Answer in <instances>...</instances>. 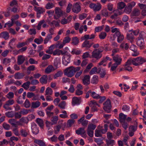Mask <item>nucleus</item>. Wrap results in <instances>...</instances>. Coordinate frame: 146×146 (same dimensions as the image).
Here are the masks:
<instances>
[{
	"instance_id": "obj_62",
	"label": "nucleus",
	"mask_w": 146,
	"mask_h": 146,
	"mask_svg": "<svg viewBox=\"0 0 146 146\" xmlns=\"http://www.w3.org/2000/svg\"><path fill=\"white\" fill-rule=\"evenodd\" d=\"M7 98L9 99H11L13 98L14 94L12 92H9L6 96Z\"/></svg>"
},
{
	"instance_id": "obj_32",
	"label": "nucleus",
	"mask_w": 146,
	"mask_h": 146,
	"mask_svg": "<svg viewBox=\"0 0 146 146\" xmlns=\"http://www.w3.org/2000/svg\"><path fill=\"white\" fill-rule=\"evenodd\" d=\"M24 76L23 74L19 72H18L15 73L14 75L15 78L17 79H20L23 78Z\"/></svg>"
},
{
	"instance_id": "obj_44",
	"label": "nucleus",
	"mask_w": 146,
	"mask_h": 146,
	"mask_svg": "<svg viewBox=\"0 0 146 146\" xmlns=\"http://www.w3.org/2000/svg\"><path fill=\"white\" fill-rule=\"evenodd\" d=\"M43 41V38L41 36H40L39 38H36L34 40L35 42L38 44H40Z\"/></svg>"
},
{
	"instance_id": "obj_12",
	"label": "nucleus",
	"mask_w": 146,
	"mask_h": 146,
	"mask_svg": "<svg viewBox=\"0 0 146 146\" xmlns=\"http://www.w3.org/2000/svg\"><path fill=\"white\" fill-rule=\"evenodd\" d=\"M113 60L115 62V63L118 65L120 64L122 61L121 56L118 55L113 56Z\"/></svg>"
},
{
	"instance_id": "obj_17",
	"label": "nucleus",
	"mask_w": 146,
	"mask_h": 146,
	"mask_svg": "<svg viewBox=\"0 0 146 146\" xmlns=\"http://www.w3.org/2000/svg\"><path fill=\"white\" fill-rule=\"evenodd\" d=\"M0 37L4 39L5 40L9 39V35L8 32L4 31L0 33Z\"/></svg>"
},
{
	"instance_id": "obj_53",
	"label": "nucleus",
	"mask_w": 146,
	"mask_h": 146,
	"mask_svg": "<svg viewBox=\"0 0 146 146\" xmlns=\"http://www.w3.org/2000/svg\"><path fill=\"white\" fill-rule=\"evenodd\" d=\"M96 126L93 124H91L88 125L87 129L93 131L96 127Z\"/></svg>"
},
{
	"instance_id": "obj_28",
	"label": "nucleus",
	"mask_w": 146,
	"mask_h": 146,
	"mask_svg": "<svg viewBox=\"0 0 146 146\" xmlns=\"http://www.w3.org/2000/svg\"><path fill=\"white\" fill-rule=\"evenodd\" d=\"M66 53L65 52H63L62 50L59 49H56L55 50L53 53V54L54 55H59L60 54L62 55Z\"/></svg>"
},
{
	"instance_id": "obj_1",
	"label": "nucleus",
	"mask_w": 146,
	"mask_h": 146,
	"mask_svg": "<svg viewBox=\"0 0 146 146\" xmlns=\"http://www.w3.org/2000/svg\"><path fill=\"white\" fill-rule=\"evenodd\" d=\"M81 68L80 67H75L70 66L65 69L64 71V74L68 77H71L74 75L75 72L79 71Z\"/></svg>"
},
{
	"instance_id": "obj_50",
	"label": "nucleus",
	"mask_w": 146,
	"mask_h": 146,
	"mask_svg": "<svg viewBox=\"0 0 146 146\" xmlns=\"http://www.w3.org/2000/svg\"><path fill=\"white\" fill-rule=\"evenodd\" d=\"M125 5V4L124 2H121L118 3V8L119 9H121L124 8Z\"/></svg>"
},
{
	"instance_id": "obj_45",
	"label": "nucleus",
	"mask_w": 146,
	"mask_h": 146,
	"mask_svg": "<svg viewBox=\"0 0 146 146\" xmlns=\"http://www.w3.org/2000/svg\"><path fill=\"white\" fill-rule=\"evenodd\" d=\"M53 91L52 89L49 87H47L45 91V95H51L52 94Z\"/></svg>"
},
{
	"instance_id": "obj_27",
	"label": "nucleus",
	"mask_w": 146,
	"mask_h": 146,
	"mask_svg": "<svg viewBox=\"0 0 146 146\" xmlns=\"http://www.w3.org/2000/svg\"><path fill=\"white\" fill-rule=\"evenodd\" d=\"M108 125L107 124H105L104 125V128H103L102 127H101L100 130L102 134H105L107 131L108 129Z\"/></svg>"
},
{
	"instance_id": "obj_51",
	"label": "nucleus",
	"mask_w": 146,
	"mask_h": 146,
	"mask_svg": "<svg viewBox=\"0 0 146 146\" xmlns=\"http://www.w3.org/2000/svg\"><path fill=\"white\" fill-rule=\"evenodd\" d=\"M91 96L94 99H99L100 96L94 92H92L90 94Z\"/></svg>"
},
{
	"instance_id": "obj_52",
	"label": "nucleus",
	"mask_w": 146,
	"mask_h": 146,
	"mask_svg": "<svg viewBox=\"0 0 146 146\" xmlns=\"http://www.w3.org/2000/svg\"><path fill=\"white\" fill-rule=\"evenodd\" d=\"M94 141L97 143L98 145H100L104 143L102 141V139L100 138H95Z\"/></svg>"
},
{
	"instance_id": "obj_46",
	"label": "nucleus",
	"mask_w": 146,
	"mask_h": 146,
	"mask_svg": "<svg viewBox=\"0 0 146 146\" xmlns=\"http://www.w3.org/2000/svg\"><path fill=\"white\" fill-rule=\"evenodd\" d=\"M62 112L63 113L60 114L59 115V116L61 118H65L68 117L66 111L65 110H63L62 111Z\"/></svg>"
},
{
	"instance_id": "obj_41",
	"label": "nucleus",
	"mask_w": 146,
	"mask_h": 146,
	"mask_svg": "<svg viewBox=\"0 0 146 146\" xmlns=\"http://www.w3.org/2000/svg\"><path fill=\"white\" fill-rule=\"evenodd\" d=\"M30 84L31 83L29 81H27L23 83L21 86L25 90H27L29 88Z\"/></svg>"
},
{
	"instance_id": "obj_18",
	"label": "nucleus",
	"mask_w": 146,
	"mask_h": 146,
	"mask_svg": "<svg viewBox=\"0 0 146 146\" xmlns=\"http://www.w3.org/2000/svg\"><path fill=\"white\" fill-rule=\"evenodd\" d=\"M13 126L16 127L17 125H21V124L19 121H17V120L14 119H11L8 121Z\"/></svg>"
},
{
	"instance_id": "obj_63",
	"label": "nucleus",
	"mask_w": 146,
	"mask_h": 146,
	"mask_svg": "<svg viewBox=\"0 0 146 146\" xmlns=\"http://www.w3.org/2000/svg\"><path fill=\"white\" fill-rule=\"evenodd\" d=\"M100 130L96 129L95 131V136L96 137H101L102 135Z\"/></svg>"
},
{
	"instance_id": "obj_7",
	"label": "nucleus",
	"mask_w": 146,
	"mask_h": 146,
	"mask_svg": "<svg viewBox=\"0 0 146 146\" xmlns=\"http://www.w3.org/2000/svg\"><path fill=\"white\" fill-rule=\"evenodd\" d=\"M135 5V3L132 1L128 3L127 6L125 7L124 11L127 13L129 14L131 11V9L133 7H134Z\"/></svg>"
},
{
	"instance_id": "obj_24",
	"label": "nucleus",
	"mask_w": 146,
	"mask_h": 146,
	"mask_svg": "<svg viewBox=\"0 0 146 146\" xmlns=\"http://www.w3.org/2000/svg\"><path fill=\"white\" fill-rule=\"evenodd\" d=\"M127 115L124 114L122 113H121L119 114V121L121 123L125 122L126 119V118Z\"/></svg>"
},
{
	"instance_id": "obj_3",
	"label": "nucleus",
	"mask_w": 146,
	"mask_h": 146,
	"mask_svg": "<svg viewBox=\"0 0 146 146\" xmlns=\"http://www.w3.org/2000/svg\"><path fill=\"white\" fill-rule=\"evenodd\" d=\"M134 65L135 66H139L146 62V58H145L139 56L134 58Z\"/></svg>"
},
{
	"instance_id": "obj_47",
	"label": "nucleus",
	"mask_w": 146,
	"mask_h": 146,
	"mask_svg": "<svg viewBox=\"0 0 146 146\" xmlns=\"http://www.w3.org/2000/svg\"><path fill=\"white\" fill-rule=\"evenodd\" d=\"M5 115L8 117H13L14 116L13 111H8L5 113Z\"/></svg>"
},
{
	"instance_id": "obj_37",
	"label": "nucleus",
	"mask_w": 146,
	"mask_h": 146,
	"mask_svg": "<svg viewBox=\"0 0 146 146\" xmlns=\"http://www.w3.org/2000/svg\"><path fill=\"white\" fill-rule=\"evenodd\" d=\"M66 103L65 101H62L58 105V106L61 109H64L66 106Z\"/></svg>"
},
{
	"instance_id": "obj_55",
	"label": "nucleus",
	"mask_w": 146,
	"mask_h": 146,
	"mask_svg": "<svg viewBox=\"0 0 146 146\" xmlns=\"http://www.w3.org/2000/svg\"><path fill=\"white\" fill-rule=\"evenodd\" d=\"M18 5L17 1L16 0H13L10 3V6L11 7H16Z\"/></svg>"
},
{
	"instance_id": "obj_31",
	"label": "nucleus",
	"mask_w": 146,
	"mask_h": 146,
	"mask_svg": "<svg viewBox=\"0 0 146 146\" xmlns=\"http://www.w3.org/2000/svg\"><path fill=\"white\" fill-rule=\"evenodd\" d=\"M40 105V103L38 101L33 102L32 103L31 108H36L39 107Z\"/></svg>"
},
{
	"instance_id": "obj_15",
	"label": "nucleus",
	"mask_w": 146,
	"mask_h": 146,
	"mask_svg": "<svg viewBox=\"0 0 146 146\" xmlns=\"http://www.w3.org/2000/svg\"><path fill=\"white\" fill-rule=\"evenodd\" d=\"M31 129L32 133L34 134H37L39 132V130L37 125L35 123H32Z\"/></svg>"
},
{
	"instance_id": "obj_60",
	"label": "nucleus",
	"mask_w": 146,
	"mask_h": 146,
	"mask_svg": "<svg viewBox=\"0 0 146 146\" xmlns=\"http://www.w3.org/2000/svg\"><path fill=\"white\" fill-rule=\"evenodd\" d=\"M58 120V117L57 116H53L51 118V121L54 124H56L57 123Z\"/></svg>"
},
{
	"instance_id": "obj_64",
	"label": "nucleus",
	"mask_w": 146,
	"mask_h": 146,
	"mask_svg": "<svg viewBox=\"0 0 146 146\" xmlns=\"http://www.w3.org/2000/svg\"><path fill=\"white\" fill-rule=\"evenodd\" d=\"M61 128V126L59 125L56 126L54 128V133L55 134L58 133Z\"/></svg>"
},
{
	"instance_id": "obj_4",
	"label": "nucleus",
	"mask_w": 146,
	"mask_h": 146,
	"mask_svg": "<svg viewBox=\"0 0 146 146\" xmlns=\"http://www.w3.org/2000/svg\"><path fill=\"white\" fill-rule=\"evenodd\" d=\"M136 44L139 46L141 49H142L144 47V42L142 36L140 34L139 36L137 38Z\"/></svg>"
},
{
	"instance_id": "obj_11",
	"label": "nucleus",
	"mask_w": 146,
	"mask_h": 146,
	"mask_svg": "<svg viewBox=\"0 0 146 146\" xmlns=\"http://www.w3.org/2000/svg\"><path fill=\"white\" fill-rule=\"evenodd\" d=\"M81 10V8L79 4L76 3L72 6V10L74 13H78Z\"/></svg>"
},
{
	"instance_id": "obj_20",
	"label": "nucleus",
	"mask_w": 146,
	"mask_h": 146,
	"mask_svg": "<svg viewBox=\"0 0 146 146\" xmlns=\"http://www.w3.org/2000/svg\"><path fill=\"white\" fill-rule=\"evenodd\" d=\"M55 13L59 17H60L63 14V11L59 7H56L55 10Z\"/></svg>"
},
{
	"instance_id": "obj_35",
	"label": "nucleus",
	"mask_w": 146,
	"mask_h": 146,
	"mask_svg": "<svg viewBox=\"0 0 146 146\" xmlns=\"http://www.w3.org/2000/svg\"><path fill=\"white\" fill-rule=\"evenodd\" d=\"M140 13V11L137 9H133L132 15L133 16H138Z\"/></svg>"
},
{
	"instance_id": "obj_8",
	"label": "nucleus",
	"mask_w": 146,
	"mask_h": 146,
	"mask_svg": "<svg viewBox=\"0 0 146 146\" xmlns=\"http://www.w3.org/2000/svg\"><path fill=\"white\" fill-rule=\"evenodd\" d=\"M34 10L36 12V16L39 18L40 16V14H42L45 11V9L42 7H38L35 6Z\"/></svg>"
},
{
	"instance_id": "obj_29",
	"label": "nucleus",
	"mask_w": 146,
	"mask_h": 146,
	"mask_svg": "<svg viewBox=\"0 0 146 146\" xmlns=\"http://www.w3.org/2000/svg\"><path fill=\"white\" fill-rule=\"evenodd\" d=\"M98 76L97 75H94L91 79V82L93 84H96L98 83Z\"/></svg>"
},
{
	"instance_id": "obj_59",
	"label": "nucleus",
	"mask_w": 146,
	"mask_h": 146,
	"mask_svg": "<svg viewBox=\"0 0 146 146\" xmlns=\"http://www.w3.org/2000/svg\"><path fill=\"white\" fill-rule=\"evenodd\" d=\"M107 34L105 32H102L99 35V37L101 39H104L106 36Z\"/></svg>"
},
{
	"instance_id": "obj_2",
	"label": "nucleus",
	"mask_w": 146,
	"mask_h": 146,
	"mask_svg": "<svg viewBox=\"0 0 146 146\" xmlns=\"http://www.w3.org/2000/svg\"><path fill=\"white\" fill-rule=\"evenodd\" d=\"M103 108L104 110L108 113H110L112 107L110 99H107L106 101L103 103Z\"/></svg>"
},
{
	"instance_id": "obj_49",
	"label": "nucleus",
	"mask_w": 146,
	"mask_h": 146,
	"mask_svg": "<svg viewBox=\"0 0 146 146\" xmlns=\"http://www.w3.org/2000/svg\"><path fill=\"white\" fill-rule=\"evenodd\" d=\"M52 38V36L50 35H48L46 36V38L44 39V43L46 44L48 41Z\"/></svg>"
},
{
	"instance_id": "obj_26",
	"label": "nucleus",
	"mask_w": 146,
	"mask_h": 146,
	"mask_svg": "<svg viewBox=\"0 0 146 146\" xmlns=\"http://www.w3.org/2000/svg\"><path fill=\"white\" fill-rule=\"evenodd\" d=\"M76 133L78 135L84 134L86 133V131L84 130V128H80L76 131Z\"/></svg>"
},
{
	"instance_id": "obj_6",
	"label": "nucleus",
	"mask_w": 146,
	"mask_h": 146,
	"mask_svg": "<svg viewBox=\"0 0 146 146\" xmlns=\"http://www.w3.org/2000/svg\"><path fill=\"white\" fill-rule=\"evenodd\" d=\"M62 59V63L65 66H66L70 62V58L71 55L70 54H64Z\"/></svg>"
},
{
	"instance_id": "obj_34",
	"label": "nucleus",
	"mask_w": 146,
	"mask_h": 146,
	"mask_svg": "<svg viewBox=\"0 0 146 146\" xmlns=\"http://www.w3.org/2000/svg\"><path fill=\"white\" fill-rule=\"evenodd\" d=\"M79 42V40L77 37H74L72 38V43L74 45H77Z\"/></svg>"
},
{
	"instance_id": "obj_22",
	"label": "nucleus",
	"mask_w": 146,
	"mask_h": 146,
	"mask_svg": "<svg viewBox=\"0 0 146 146\" xmlns=\"http://www.w3.org/2000/svg\"><path fill=\"white\" fill-rule=\"evenodd\" d=\"M81 99V98L80 97H73L72 99V105L74 106L76 104H79L80 103V100Z\"/></svg>"
},
{
	"instance_id": "obj_30",
	"label": "nucleus",
	"mask_w": 146,
	"mask_h": 146,
	"mask_svg": "<svg viewBox=\"0 0 146 146\" xmlns=\"http://www.w3.org/2000/svg\"><path fill=\"white\" fill-rule=\"evenodd\" d=\"M106 144L105 145V146H108L110 145L112 146L115 143V141L111 139H106Z\"/></svg>"
},
{
	"instance_id": "obj_39",
	"label": "nucleus",
	"mask_w": 146,
	"mask_h": 146,
	"mask_svg": "<svg viewBox=\"0 0 146 146\" xmlns=\"http://www.w3.org/2000/svg\"><path fill=\"white\" fill-rule=\"evenodd\" d=\"M127 39L129 40L131 43L133 42L134 37L132 34V33H127Z\"/></svg>"
},
{
	"instance_id": "obj_5",
	"label": "nucleus",
	"mask_w": 146,
	"mask_h": 146,
	"mask_svg": "<svg viewBox=\"0 0 146 146\" xmlns=\"http://www.w3.org/2000/svg\"><path fill=\"white\" fill-rule=\"evenodd\" d=\"M101 51L97 49H95L92 52V56L93 58H95L97 59H100L102 56V54Z\"/></svg>"
},
{
	"instance_id": "obj_21",
	"label": "nucleus",
	"mask_w": 146,
	"mask_h": 146,
	"mask_svg": "<svg viewBox=\"0 0 146 146\" xmlns=\"http://www.w3.org/2000/svg\"><path fill=\"white\" fill-rule=\"evenodd\" d=\"M25 60V57L23 55H20L18 56L17 62L19 65L22 64Z\"/></svg>"
},
{
	"instance_id": "obj_61",
	"label": "nucleus",
	"mask_w": 146,
	"mask_h": 146,
	"mask_svg": "<svg viewBox=\"0 0 146 146\" xmlns=\"http://www.w3.org/2000/svg\"><path fill=\"white\" fill-rule=\"evenodd\" d=\"M119 14L120 15L121 14V13H120L119 11L117 10L116 13H114L113 15L111 16L110 17L111 19H113L116 18L118 16V15Z\"/></svg>"
},
{
	"instance_id": "obj_58",
	"label": "nucleus",
	"mask_w": 146,
	"mask_h": 146,
	"mask_svg": "<svg viewBox=\"0 0 146 146\" xmlns=\"http://www.w3.org/2000/svg\"><path fill=\"white\" fill-rule=\"evenodd\" d=\"M120 47L123 48H124L125 50H127L129 48V46L127 43H122L120 46Z\"/></svg>"
},
{
	"instance_id": "obj_9",
	"label": "nucleus",
	"mask_w": 146,
	"mask_h": 146,
	"mask_svg": "<svg viewBox=\"0 0 146 146\" xmlns=\"http://www.w3.org/2000/svg\"><path fill=\"white\" fill-rule=\"evenodd\" d=\"M90 7L93 9L94 11H100L101 8V5L100 3L96 4L93 3H91L89 5Z\"/></svg>"
},
{
	"instance_id": "obj_25",
	"label": "nucleus",
	"mask_w": 146,
	"mask_h": 146,
	"mask_svg": "<svg viewBox=\"0 0 146 146\" xmlns=\"http://www.w3.org/2000/svg\"><path fill=\"white\" fill-rule=\"evenodd\" d=\"M34 142L39 146H46L45 143L42 140L40 139H35Z\"/></svg>"
},
{
	"instance_id": "obj_16",
	"label": "nucleus",
	"mask_w": 146,
	"mask_h": 146,
	"mask_svg": "<svg viewBox=\"0 0 146 146\" xmlns=\"http://www.w3.org/2000/svg\"><path fill=\"white\" fill-rule=\"evenodd\" d=\"M114 36L117 37V41L119 43L121 42L124 38V36L120 32H117L115 34H114Z\"/></svg>"
},
{
	"instance_id": "obj_14",
	"label": "nucleus",
	"mask_w": 146,
	"mask_h": 146,
	"mask_svg": "<svg viewBox=\"0 0 146 146\" xmlns=\"http://www.w3.org/2000/svg\"><path fill=\"white\" fill-rule=\"evenodd\" d=\"M20 133L22 136L26 137L29 135L30 132L29 130L27 129L21 128L20 130Z\"/></svg>"
},
{
	"instance_id": "obj_23",
	"label": "nucleus",
	"mask_w": 146,
	"mask_h": 146,
	"mask_svg": "<svg viewBox=\"0 0 146 146\" xmlns=\"http://www.w3.org/2000/svg\"><path fill=\"white\" fill-rule=\"evenodd\" d=\"M48 77L47 75L43 76L40 79V82L42 84H46L47 82Z\"/></svg>"
},
{
	"instance_id": "obj_57",
	"label": "nucleus",
	"mask_w": 146,
	"mask_h": 146,
	"mask_svg": "<svg viewBox=\"0 0 146 146\" xmlns=\"http://www.w3.org/2000/svg\"><path fill=\"white\" fill-rule=\"evenodd\" d=\"M93 66V64L92 63L88 64L86 66V69L84 70V72L86 73V72L88 71L89 70L91 69Z\"/></svg>"
},
{
	"instance_id": "obj_48",
	"label": "nucleus",
	"mask_w": 146,
	"mask_h": 146,
	"mask_svg": "<svg viewBox=\"0 0 146 146\" xmlns=\"http://www.w3.org/2000/svg\"><path fill=\"white\" fill-rule=\"evenodd\" d=\"M45 23L44 20H43L40 21L38 23L37 26L36 27V28L38 30H40L41 28V25L44 23Z\"/></svg>"
},
{
	"instance_id": "obj_40",
	"label": "nucleus",
	"mask_w": 146,
	"mask_h": 146,
	"mask_svg": "<svg viewBox=\"0 0 146 146\" xmlns=\"http://www.w3.org/2000/svg\"><path fill=\"white\" fill-rule=\"evenodd\" d=\"M135 63L134 58L132 59H130L128 60L126 63L125 64V66H126L127 65H129L132 64L134 65V63Z\"/></svg>"
},
{
	"instance_id": "obj_10",
	"label": "nucleus",
	"mask_w": 146,
	"mask_h": 146,
	"mask_svg": "<svg viewBox=\"0 0 146 146\" xmlns=\"http://www.w3.org/2000/svg\"><path fill=\"white\" fill-rule=\"evenodd\" d=\"M94 44L93 42H90V41L85 40L82 45V48H85L86 49L88 50L90 48L91 46Z\"/></svg>"
},
{
	"instance_id": "obj_56",
	"label": "nucleus",
	"mask_w": 146,
	"mask_h": 146,
	"mask_svg": "<svg viewBox=\"0 0 146 146\" xmlns=\"http://www.w3.org/2000/svg\"><path fill=\"white\" fill-rule=\"evenodd\" d=\"M63 74L62 72L60 71H58L54 76V78L56 79L57 78L61 76Z\"/></svg>"
},
{
	"instance_id": "obj_43",
	"label": "nucleus",
	"mask_w": 146,
	"mask_h": 146,
	"mask_svg": "<svg viewBox=\"0 0 146 146\" xmlns=\"http://www.w3.org/2000/svg\"><path fill=\"white\" fill-rule=\"evenodd\" d=\"M81 52V50H78L76 49H73L71 53L72 54H75L76 55L80 54Z\"/></svg>"
},
{
	"instance_id": "obj_36",
	"label": "nucleus",
	"mask_w": 146,
	"mask_h": 146,
	"mask_svg": "<svg viewBox=\"0 0 146 146\" xmlns=\"http://www.w3.org/2000/svg\"><path fill=\"white\" fill-rule=\"evenodd\" d=\"M60 64V60L57 59L54 60V68L55 70H56L58 68V65Z\"/></svg>"
},
{
	"instance_id": "obj_13",
	"label": "nucleus",
	"mask_w": 146,
	"mask_h": 146,
	"mask_svg": "<svg viewBox=\"0 0 146 146\" xmlns=\"http://www.w3.org/2000/svg\"><path fill=\"white\" fill-rule=\"evenodd\" d=\"M82 82L84 85L87 86L90 83V76L88 75H86L84 76V78L82 79Z\"/></svg>"
},
{
	"instance_id": "obj_19",
	"label": "nucleus",
	"mask_w": 146,
	"mask_h": 146,
	"mask_svg": "<svg viewBox=\"0 0 146 146\" xmlns=\"http://www.w3.org/2000/svg\"><path fill=\"white\" fill-rule=\"evenodd\" d=\"M55 70H56L52 65H50L45 69L44 72L48 74Z\"/></svg>"
},
{
	"instance_id": "obj_33",
	"label": "nucleus",
	"mask_w": 146,
	"mask_h": 146,
	"mask_svg": "<svg viewBox=\"0 0 146 146\" xmlns=\"http://www.w3.org/2000/svg\"><path fill=\"white\" fill-rule=\"evenodd\" d=\"M36 121L39 126L41 128H42L44 126L43 121V120L41 119L38 118L36 119Z\"/></svg>"
},
{
	"instance_id": "obj_38",
	"label": "nucleus",
	"mask_w": 146,
	"mask_h": 146,
	"mask_svg": "<svg viewBox=\"0 0 146 146\" xmlns=\"http://www.w3.org/2000/svg\"><path fill=\"white\" fill-rule=\"evenodd\" d=\"M101 14L102 16L107 17L108 16V13L106 9H104L102 10L101 11Z\"/></svg>"
},
{
	"instance_id": "obj_54",
	"label": "nucleus",
	"mask_w": 146,
	"mask_h": 146,
	"mask_svg": "<svg viewBox=\"0 0 146 146\" xmlns=\"http://www.w3.org/2000/svg\"><path fill=\"white\" fill-rule=\"evenodd\" d=\"M26 45H27V43L25 42H19L17 45V47L18 48H20Z\"/></svg>"
},
{
	"instance_id": "obj_42",
	"label": "nucleus",
	"mask_w": 146,
	"mask_h": 146,
	"mask_svg": "<svg viewBox=\"0 0 146 146\" xmlns=\"http://www.w3.org/2000/svg\"><path fill=\"white\" fill-rule=\"evenodd\" d=\"M54 7V4L52 3H47L45 5V8L47 9H50Z\"/></svg>"
}]
</instances>
